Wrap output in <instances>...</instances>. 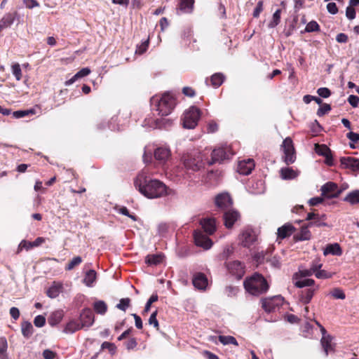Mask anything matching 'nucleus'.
<instances>
[{
	"label": "nucleus",
	"mask_w": 359,
	"mask_h": 359,
	"mask_svg": "<svg viewBox=\"0 0 359 359\" xmlns=\"http://www.w3.org/2000/svg\"><path fill=\"white\" fill-rule=\"evenodd\" d=\"M134 185L143 196L150 199L161 198L172 192L162 182L149 179L144 173L137 176Z\"/></svg>",
	"instance_id": "nucleus-1"
},
{
	"label": "nucleus",
	"mask_w": 359,
	"mask_h": 359,
	"mask_svg": "<svg viewBox=\"0 0 359 359\" xmlns=\"http://www.w3.org/2000/svg\"><path fill=\"white\" fill-rule=\"evenodd\" d=\"M12 73L15 77L17 81H20L22 78V71L20 66L18 63L14 64L11 67Z\"/></svg>",
	"instance_id": "nucleus-45"
},
{
	"label": "nucleus",
	"mask_w": 359,
	"mask_h": 359,
	"mask_svg": "<svg viewBox=\"0 0 359 359\" xmlns=\"http://www.w3.org/2000/svg\"><path fill=\"white\" fill-rule=\"evenodd\" d=\"M61 285L54 284L47 290V295L50 298L57 297L60 292Z\"/></svg>",
	"instance_id": "nucleus-41"
},
{
	"label": "nucleus",
	"mask_w": 359,
	"mask_h": 359,
	"mask_svg": "<svg viewBox=\"0 0 359 359\" xmlns=\"http://www.w3.org/2000/svg\"><path fill=\"white\" fill-rule=\"evenodd\" d=\"M225 266L228 272L238 279H241L245 273L244 264L240 261L226 262Z\"/></svg>",
	"instance_id": "nucleus-7"
},
{
	"label": "nucleus",
	"mask_w": 359,
	"mask_h": 359,
	"mask_svg": "<svg viewBox=\"0 0 359 359\" xmlns=\"http://www.w3.org/2000/svg\"><path fill=\"white\" fill-rule=\"evenodd\" d=\"M321 333L323 335L321 339V344L325 355H327L330 352L333 351V344L332 342V338L331 336L327 334L324 327H321Z\"/></svg>",
	"instance_id": "nucleus-16"
},
{
	"label": "nucleus",
	"mask_w": 359,
	"mask_h": 359,
	"mask_svg": "<svg viewBox=\"0 0 359 359\" xmlns=\"http://www.w3.org/2000/svg\"><path fill=\"white\" fill-rule=\"evenodd\" d=\"M331 110V107L328 104H324L321 105L317 111V115L318 116H323L325 114L328 113Z\"/></svg>",
	"instance_id": "nucleus-52"
},
{
	"label": "nucleus",
	"mask_w": 359,
	"mask_h": 359,
	"mask_svg": "<svg viewBox=\"0 0 359 359\" xmlns=\"http://www.w3.org/2000/svg\"><path fill=\"white\" fill-rule=\"evenodd\" d=\"M341 249L338 243L327 245L323 252L325 256L327 255H341Z\"/></svg>",
	"instance_id": "nucleus-28"
},
{
	"label": "nucleus",
	"mask_w": 359,
	"mask_h": 359,
	"mask_svg": "<svg viewBox=\"0 0 359 359\" xmlns=\"http://www.w3.org/2000/svg\"><path fill=\"white\" fill-rule=\"evenodd\" d=\"M238 239L242 246L249 248L256 241L257 235L253 229L247 227L241 232Z\"/></svg>",
	"instance_id": "nucleus-6"
},
{
	"label": "nucleus",
	"mask_w": 359,
	"mask_h": 359,
	"mask_svg": "<svg viewBox=\"0 0 359 359\" xmlns=\"http://www.w3.org/2000/svg\"><path fill=\"white\" fill-rule=\"evenodd\" d=\"M283 298L280 296H274L262 300V308L265 311L270 313L283 304Z\"/></svg>",
	"instance_id": "nucleus-8"
},
{
	"label": "nucleus",
	"mask_w": 359,
	"mask_h": 359,
	"mask_svg": "<svg viewBox=\"0 0 359 359\" xmlns=\"http://www.w3.org/2000/svg\"><path fill=\"white\" fill-rule=\"evenodd\" d=\"M130 303V299L129 298H123L119 301V303L116 305V308L126 311V309L129 307Z\"/></svg>",
	"instance_id": "nucleus-46"
},
{
	"label": "nucleus",
	"mask_w": 359,
	"mask_h": 359,
	"mask_svg": "<svg viewBox=\"0 0 359 359\" xmlns=\"http://www.w3.org/2000/svg\"><path fill=\"white\" fill-rule=\"evenodd\" d=\"M253 158H244L239 161L237 165V172L243 175H248L251 173L255 168Z\"/></svg>",
	"instance_id": "nucleus-11"
},
{
	"label": "nucleus",
	"mask_w": 359,
	"mask_h": 359,
	"mask_svg": "<svg viewBox=\"0 0 359 359\" xmlns=\"http://www.w3.org/2000/svg\"><path fill=\"white\" fill-rule=\"evenodd\" d=\"M294 227L290 223H287L278 229V238L284 239L290 236L294 231Z\"/></svg>",
	"instance_id": "nucleus-20"
},
{
	"label": "nucleus",
	"mask_w": 359,
	"mask_h": 359,
	"mask_svg": "<svg viewBox=\"0 0 359 359\" xmlns=\"http://www.w3.org/2000/svg\"><path fill=\"white\" fill-rule=\"evenodd\" d=\"M97 273L95 270H89L86 272L84 278L83 283L88 287H92L94 282L96 280Z\"/></svg>",
	"instance_id": "nucleus-31"
},
{
	"label": "nucleus",
	"mask_w": 359,
	"mask_h": 359,
	"mask_svg": "<svg viewBox=\"0 0 359 359\" xmlns=\"http://www.w3.org/2000/svg\"><path fill=\"white\" fill-rule=\"evenodd\" d=\"M82 262V259L79 256L74 257L71 262L66 266L65 269L67 271L72 270L76 266H78Z\"/></svg>",
	"instance_id": "nucleus-43"
},
{
	"label": "nucleus",
	"mask_w": 359,
	"mask_h": 359,
	"mask_svg": "<svg viewBox=\"0 0 359 359\" xmlns=\"http://www.w3.org/2000/svg\"><path fill=\"white\" fill-rule=\"evenodd\" d=\"M348 101L352 107H356L359 103V97L356 95H351L348 98Z\"/></svg>",
	"instance_id": "nucleus-63"
},
{
	"label": "nucleus",
	"mask_w": 359,
	"mask_h": 359,
	"mask_svg": "<svg viewBox=\"0 0 359 359\" xmlns=\"http://www.w3.org/2000/svg\"><path fill=\"white\" fill-rule=\"evenodd\" d=\"M34 113V109H29V110H19L15 111L13 113V116L15 118H23L26 116H28L29 114H33Z\"/></svg>",
	"instance_id": "nucleus-44"
},
{
	"label": "nucleus",
	"mask_w": 359,
	"mask_h": 359,
	"mask_svg": "<svg viewBox=\"0 0 359 359\" xmlns=\"http://www.w3.org/2000/svg\"><path fill=\"white\" fill-rule=\"evenodd\" d=\"M215 205L221 208L226 209L231 206L232 199L227 193H222L216 196Z\"/></svg>",
	"instance_id": "nucleus-15"
},
{
	"label": "nucleus",
	"mask_w": 359,
	"mask_h": 359,
	"mask_svg": "<svg viewBox=\"0 0 359 359\" xmlns=\"http://www.w3.org/2000/svg\"><path fill=\"white\" fill-rule=\"evenodd\" d=\"M218 339L219 342L223 345L233 344L235 346H238L237 340L232 336L219 335L218 337Z\"/></svg>",
	"instance_id": "nucleus-38"
},
{
	"label": "nucleus",
	"mask_w": 359,
	"mask_h": 359,
	"mask_svg": "<svg viewBox=\"0 0 359 359\" xmlns=\"http://www.w3.org/2000/svg\"><path fill=\"white\" fill-rule=\"evenodd\" d=\"M319 29H320L319 25L316 21H311L306 25V26L305 27V32H316V31H318Z\"/></svg>",
	"instance_id": "nucleus-48"
},
{
	"label": "nucleus",
	"mask_w": 359,
	"mask_h": 359,
	"mask_svg": "<svg viewBox=\"0 0 359 359\" xmlns=\"http://www.w3.org/2000/svg\"><path fill=\"white\" fill-rule=\"evenodd\" d=\"M262 11H263V1H259L257 4L256 8H255V10L253 11V17L258 18Z\"/></svg>",
	"instance_id": "nucleus-60"
},
{
	"label": "nucleus",
	"mask_w": 359,
	"mask_h": 359,
	"mask_svg": "<svg viewBox=\"0 0 359 359\" xmlns=\"http://www.w3.org/2000/svg\"><path fill=\"white\" fill-rule=\"evenodd\" d=\"M56 353L50 349H46L43 352V356L44 359H53Z\"/></svg>",
	"instance_id": "nucleus-64"
},
{
	"label": "nucleus",
	"mask_w": 359,
	"mask_h": 359,
	"mask_svg": "<svg viewBox=\"0 0 359 359\" xmlns=\"http://www.w3.org/2000/svg\"><path fill=\"white\" fill-rule=\"evenodd\" d=\"M156 316H157V311H155L151 314L148 322H149V325H153L156 330H158L159 324H158V321L156 318Z\"/></svg>",
	"instance_id": "nucleus-49"
},
{
	"label": "nucleus",
	"mask_w": 359,
	"mask_h": 359,
	"mask_svg": "<svg viewBox=\"0 0 359 359\" xmlns=\"http://www.w3.org/2000/svg\"><path fill=\"white\" fill-rule=\"evenodd\" d=\"M149 46V39L142 42L140 45L137 46L135 53L143 54L148 48Z\"/></svg>",
	"instance_id": "nucleus-51"
},
{
	"label": "nucleus",
	"mask_w": 359,
	"mask_h": 359,
	"mask_svg": "<svg viewBox=\"0 0 359 359\" xmlns=\"http://www.w3.org/2000/svg\"><path fill=\"white\" fill-rule=\"evenodd\" d=\"M19 18L18 12L14 11L13 13H6L3 18L0 20V32L13 25L16 19Z\"/></svg>",
	"instance_id": "nucleus-14"
},
{
	"label": "nucleus",
	"mask_w": 359,
	"mask_h": 359,
	"mask_svg": "<svg viewBox=\"0 0 359 359\" xmlns=\"http://www.w3.org/2000/svg\"><path fill=\"white\" fill-rule=\"evenodd\" d=\"M90 69L88 67H85L79 70L76 74H74L70 79L65 81V86H70L73 84L76 81L81 79L84 76H88L90 73Z\"/></svg>",
	"instance_id": "nucleus-25"
},
{
	"label": "nucleus",
	"mask_w": 359,
	"mask_h": 359,
	"mask_svg": "<svg viewBox=\"0 0 359 359\" xmlns=\"http://www.w3.org/2000/svg\"><path fill=\"white\" fill-rule=\"evenodd\" d=\"M317 93L319 96L323 98H327L331 95V92L327 88H320L318 89Z\"/></svg>",
	"instance_id": "nucleus-58"
},
{
	"label": "nucleus",
	"mask_w": 359,
	"mask_h": 359,
	"mask_svg": "<svg viewBox=\"0 0 359 359\" xmlns=\"http://www.w3.org/2000/svg\"><path fill=\"white\" fill-rule=\"evenodd\" d=\"M93 309L97 313L104 315L107 311V306L104 301H96L93 304Z\"/></svg>",
	"instance_id": "nucleus-36"
},
{
	"label": "nucleus",
	"mask_w": 359,
	"mask_h": 359,
	"mask_svg": "<svg viewBox=\"0 0 359 359\" xmlns=\"http://www.w3.org/2000/svg\"><path fill=\"white\" fill-rule=\"evenodd\" d=\"M80 324L82 328H88L90 327L95 320L94 314L90 309H85L80 314Z\"/></svg>",
	"instance_id": "nucleus-13"
},
{
	"label": "nucleus",
	"mask_w": 359,
	"mask_h": 359,
	"mask_svg": "<svg viewBox=\"0 0 359 359\" xmlns=\"http://www.w3.org/2000/svg\"><path fill=\"white\" fill-rule=\"evenodd\" d=\"M21 330L25 337L29 338L33 333V326L30 322L24 321L21 324Z\"/></svg>",
	"instance_id": "nucleus-34"
},
{
	"label": "nucleus",
	"mask_w": 359,
	"mask_h": 359,
	"mask_svg": "<svg viewBox=\"0 0 359 359\" xmlns=\"http://www.w3.org/2000/svg\"><path fill=\"white\" fill-rule=\"evenodd\" d=\"M245 289L251 294L258 296L266 292L269 285L266 279L260 274L255 273L244 281Z\"/></svg>",
	"instance_id": "nucleus-3"
},
{
	"label": "nucleus",
	"mask_w": 359,
	"mask_h": 359,
	"mask_svg": "<svg viewBox=\"0 0 359 359\" xmlns=\"http://www.w3.org/2000/svg\"><path fill=\"white\" fill-rule=\"evenodd\" d=\"M62 317L63 314L62 311H56L53 312L48 320L49 325L51 326L57 325L62 320Z\"/></svg>",
	"instance_id": "nucleus-35"
},
{
	"label": "nucleus",
	"mask_w": 359,
	"mask_h": 359,
	"mask_svg": "<svg viewBox=\"0 0 359 359\" xmlns=\"http://www.w3.org/2000/svg\"><path fill=\"white\" fill-rule=\"evenodd\" d=\"M170 157L171 152L170 149L166 146L156 147L154 144H148L145 146L142 157Z\"/></svg>",
	"instance_id": "nucleus-5"
},
{
	"label": "nucleus",
	"mask_w": 359,
	"mask_h": 359,
	"mask_svg": "<svg viewBox=\"0 0 359 359\" xmlns=\"http://www.w3.org/2000/svg\"><path fill=\"white\" fill-rule=\"evenodd\" d=\"M195 243L197 246L205 250L210 249L212 245V241L201 231H195L194 233Z\"/></svg>",
	"instance_id": "nucleus-10"
},
{
	"label": "nucleus",
	"mask_w": 359,
	"mask_h": 359,
	"mask_svg": "<svg viewBox=\"0 0 359 359\" xmlns=\"http://www.w3.org/2000/svg\"><path fill=\"white\" fill-rule=\"evenodd\" d=\"M150 101L158 114L163 116L169 115L175 105V97L170 92L164 93L161 96L154 95Z\"/></svg>",
	"instance_id": "nucleus-2"
},
{
	"label": "nucleus",
	"mask_w": 359,
	"mask_h": 359,
	"mask_svg": "<svg viewBox=\"0 0 359 359\" xmlns=\"http://www.w3.org/2000/svg\"><path fill=\"white\" fill-rule=\"evenodd\" d=\"M193 285L198 290H205L208 285V279L202 273H197L193 278Z\"/></svg>",
	"instance_id": "nucleus-18"
},
{
	"label": "nucleus",
	"mask_w": 359,
	"mask_h": 359,
	"mask_svg": "<svg viewBox=\"0 0 359 359\" xmlns=\"http://www.w3.org/2000/svg\"><path fill=\"white\" fill-rule=\"evenodd\" d=\"M195 160L196 158H184V164L187 168L192 169L193 170H196L199 168V166L194 163Z\"/></svg>",
	"instance_id": "nucleus-47"
},
{
	"label": "nucleus",
	"mask_w": 359,
	"mask_h": 359,
	"mask_svg": "<svg viewBox=\"0 0 359 359\" xmlns=\"http://www.w3.org/2000/svg\"><path fill=\"white\" fill-rule=\"evenodd\" d=\"M101 346L102 349H108L111 354H114L116 351V346L112 343L104 341Z\"/></svg>",
	"instance_id": "nucleus-59"
},
{
	"label": "nucleus",
	"mask_w": 359,
	"mask_h": 359,
	"mask_svg": "<svg viewBox=\"0 0 359 359\" xmlns=\"http://www.w3.org/2000/svg\"><path fill=\"white\" fill-rule=\"evenodd\" d=\"M309 227H311V226H309V224H308L307 226H302L301 228V230H300L299 233H298L295 236V238H297V240H298V241H307V240H309L311 238V232L309 230Z\"/></svg>",
	"instance_id": "nucleus-33"
},
{
	"label": "nucleus",
	"mask_w": 359,
	"mask_h": 359,
	"mask_svg": "<svg viewBox=\"0 0 359 359\" xmlns=\"http://www.w3.org/2000/svg\"><path fill=\"white\" fill-rule=\"evenodd\" d=\"M233 253V248L231 247L226 246L224 248L222 253L219 255L221 260L226 259Z\"/></svg>",
	"instance_id": "nucleus-54"
},
{
	"label": "nucleus",
	"mask_w": 359,
	"mask_h": 359,
	"mask_svg": "<svg viewBox=\"0 0 359 359\" xmlns=\"http://www.w3.org/2000/svg\"><path fill=\"white\" fill-rule=\"evenodd\" d=\"M280 172L283 180H292L298 175V172L291 168H283Z\"/></svg>",
	"instance_id": "nucleus-30"
},
{
	"label": "nucleus",
	"mask_w": 359,
	"mask_h": 359,
	"mask_svg": "<svg viewBox=\"0 0 359 359\" xmlns=\"http://www.w3.org/2000/svg\"><path fill=\"white\" fill-rule=\"evenodd\" d=\"M346 16L349 20H353L355 18V11L353 7L350 6L346 8Z\"/></svg>",
	"instance_id": "nucleus-62"
},
{
	"label": "nucleus",
	"mask_w": 359,
	"mask_h": 359,
	"mask_svg": "<svg viewBox=\"0 0 359 359\" xmlns=\"http://www.w3.org/2000/svg\"><path fill=\"white\" fill-rule=\"evenodd\" d=\"M158 300V295L156 294H153L150 297L149 299H148L146 305H145V307H144V309L143 311V314L145 313H147L150 308H151V305L156 302Z\"/></svg>",
	"instance_id": "nucleus-50"
},
{
	"label": "nucleus",
	"mask_w": 359,
	"mask_h": 359,
	"mask_svg": "<svg viewBox=\"0 0 359 359\" xmlns=\"http://www.w3.org/2000/svg\"><path fill=\"white\" fill-rule=\"evenodd\" d=\"M326 219V215H318L316 217V219L314 221H312V222H310L309 223V226H327V223L325 222Z\"/></svg>",
	"instance_id": "nucleus-39"
},
{
	"label": "nucleus",
	"mask_w": 359,
	"mask_h": 359,
	"mask_svg": "<svg viewBox=\"0 0 359 359\" xmlns=\"http://www.w3.org/2000/svg\"><path fill=\"white\" fill-rule=\"evenodd\" d=\"M163 256L162 255H148L146 257V263L149 265H157L162 262Z\"/></svg>",
	"instance_id": "nucleus-37"
},
{
	"label": "nucleus",
	"mask_w": 359,
	"mask_h": 359,
	"mask_svg": "<svg viewBox=\"0 0 359 359\" xmlns=\"http://www.w3.org/2000/svg\"><path fill=\"white\" fill-rule=\"evenodd\" d=\"M344 201L351 205L359 203V190L356 189L348 193Z\"/></svg>",
	"instance_id": "nucleus-32"
},
{
	"label": "nucleus",
	"mask_w": 359,
	"mask_h": 359,
	"mask_svg": "<svg viewBox=\"0 0 359 359\" xmlns=\"http://www.w3.org/2000/svg\"><path fill=\"white\" fill-rule=\"evenodd\" d=\"M46 318L43 316L39 315L35 317L34 320V323L35 326L38 327H41L45 325Z\"/></svg>",
	"instance_id": "nucleus-57"
},
{
	"label": "nucleus",
	"mask_w": 359,
	"mask_h": 359,
	"mask_svg": "<svg viewBox=\"0 0 359 359\" xmlns=\"http://www.w3.org/2000/svg\"><path fill=\"white\" fill-rule=\"evenodd\" d=\"M292 279L294 285L299 288L311 287L313 286L315 283L314 280L299 277V274H294Z\"/></svg>",
	"instance_id": "nucleus-19"
},
{
	"label": "nucleus",
	"mask_w": 359,
	"mask_h": 359,
	"mask_svg": "<svg viewBox=\"0 0 359 359\" xmlns=\"http://www.w3.org/2000/svg\"><path fill=\"white\" fill-rule=\"evenodd\" d=\"M340 161L344 168L359 172V158H340Z\"/></svg>",
	"instance_id": "nucleus-21"
},
{
	"label": "nucleus",
	"mask_w": 359,
	"mask_h": 359,
	"mask_svg": "<svg viewBox=\"0 0 359 359\" xmlns=\"http://www.w3.org/2000/svg\"><path fill=\"white\" fill-rule=\"evenodd\" d=\"M22 3L23 5L29 9L39 6V4L36 0H22Z\"/></svg>",
	"instance_id": "nucleus-55"
},
{
	"label": "nucleus",
	"mask_w": 359,
	"mask_h": 359,
	"mask_svg": "<svg viewBox=\"0 0 359 359\" xmlns=\"http://www.w3.org/2000/svg\"><path fill=\"white\" fill-rule=\"evenodd\" d=\"M210 80L212 85L214 87L217 88L224 82V76L221 73H216L211 76Z\"/></svg>",
	"instance_id": "nucleus-40"
},
{
	"label": "nucleus",
	"mask_w": 359,
	"mask_h": 359,
	"mask_svg": "<svg viewBox=\"0 0 359 359\" xmlns=\"http://www.w3.org/2000/svg\"><path fill=\"white\" fill-rule=\"evenodd\" d=\"M322 196L325 198H337L340 194V191L337 184L329 182L321 187Z\"/></svg>",
	"instance_id": "nucleus-9"
},
{
	"label": "nucleus",
	"mask_w": 359,
	"mask_h": 359,
	"mask_svg": "<svg viewBox=\"0 0 359 359\" xmlns=\"http://www.w3.org/2000/svg\"><path fill=\"white\" fill-rule=\"evenodd\" d=\"M203 230L208 234H212L216 230V220L213 218H205L201 221Z\"/></svg>",
	"instance_id": "nucleus-22"
},
{
	"label": "nucleus",
	"mask_w": 359,
	"mask_h": 359,
	"mask_svg": "<svg viewBox=\"0 0 359 359\" xmlns=\"http://www.w3.org/2000/svg\"><path fill=\"white\" fill-rule=\"evenodd\" d=\"M201 115V110L198 107L195 106L189 107L183 114L182 119L183 127L187 129L195 128L198 125Z\"/></svg>",
	"instance_id": "nucleus-4"
},
{
	"label": "nucleus",
	"mask_w": 359,
	"mask_h": 359,
	"mask_svg": "<svg viewBox=\"0 0 359 359\" xmlns=\"http://www.w3.org/2000/svg\"><path fill=\"white\" fill-rule=\"evenodd\" d=\"M331 294H332V297L335 299H344L346 297V295H345L344 292H343V290H341L339 288H335L331 292Z\"/></svg>",
	"instance_id": "nucleus-56"
},
{
	"label": "nucleus",
	"mask_w": 359,
	"mask_h": 359,
	"mask_svg": "<svg viewBox=\"0 0 359 359\" xmlns=\"http://www.w3.org/2000/svg\"><path fill=\"white\" fill-rule=\"evenodd\" d=\"M81 329L82 325L77 320H72L66 324L63 332L65 334H73Z\"/></svg>",
	"instance_id": "nucleus-26"
},
{
	"label": "nucleus",
	"mask_w": 359,
	"mask_h": 359,
	"mask_svg": "<svg viewBox=\"0 0 359 359\" xmlns=\"http://www.w3.org/2000/svg\"><path fill=\"white\" fill-rule=\"evenodd\" d=\"M316 290V288L311 287L302 290L299 294L300 301L304 304H309L311 302Z\"/></svg>",
	"instance_id": "nucleus-24"
},
{
	"label": "nucleus",
	"mask_w": 359,
	"mask_h": 359,
	"mask_svg": "<svg viewBox=\"0 0 359 359\" xmlns=\"http://www.w3.org/2000/svg\"><path fill=\"white\" fill-rule=\"evenodd\" d=\"M194 0H180L179 8L177 13L179 15L180 12L183 13H190L194 8Z\"/></svg>",
	"instance_id": "nucleus-23"
},
{
	"label": "nucleus",
	"mask_w": 359,
	"mask_h": 359,
	"mask_svg": "<svg viewBox=\"0 0 359 359\" xmlns=\"http://www.w3.org/2000/svg\"><path fill=\"white\" fill-rule=\"evenodd\" d=\"M235 155L231 147L225 144L215 148L212 151L211 157H229Z\"/></svg>",
	"instance_id": "nucleus-12"
},
{
	"label": "nucleus",
	"mask_w": 359,
	"mask_h": 359,
	"mask_svg": "<svg viewBox=\"0 0 359 359\" xmlns=\"http://www.w3.org/2000/svg\"><path fill=\"white\" fill-rule=\"evenodd\" d=\"M315 152L318 156L323 157H332L331 151L329 147L325 144H315Z\"/></svg>",
	"instance_id": "nucleus-29"
},
{
	"label": "nucleus",
	"mask_w": 359,
	"mask_h": 359,
	"mask_svg": "<svg viewBox=\"0 0 359 359\" xmlns=\"http://www.w3.org/2000/svg\"><path fill=\"white\" fill-rule=\"evenodd\" d=\"M280 9H278L275 11L273 15V19L269 24V27L273 28L279 24L280 20Z\"/></svg>",
	"instance_id": "nucleus-42"
},
{
	"label": "nucleus",
	"mask_w": 359,
	"mask_h": 359,
	"mask_svg": "<svg viewBox=\"0 0 359 359\" xmlns=\"http://www.w3.org/2000/svg\"><path fill=\"white\" fill-rule=\"evenodd\" d=\"M32 248H33V246H32V244L31 242H28V241H26L25 240H22L18 245L17 252L19 253L23 249L28 250L31 249Z\"/></svg>",
	"instance_id": "nucleus-53"
},
{
	"label": "nucleus",
	"mask_w": 359,
	"mask_h": 359,
	"mask_svg": "<svg viewBox=\"0 0 359 359\" xmlns=\"http://www.w3.org/2000/svg\"><path fill=\"white\" fill-rule=\"evenodd\" d=\"M283 148L285 155V157H292L294 154V149L292 141L290 138L287 137L284 140L283 142Z\"/></svg>",
	"instance_id": "nucleus-27"
},
{
	"label": "nucleus",
	"mask_w": 359,
	"mask_h": 359,
	"mask_svg": "<svg viewBox=\"0 0 359 359\" xmlns=\"http://www.w3.org/2000/svg\"><path fill=\"white\" fill-rule=\"evenodd\" d=\"M295 274H299V277L306 278V277H309V276H312L313 273V271L311 269H299V271L297 273H296Z\"/></svg>",
	"instance_id": "nucleus-61"
},
{
	"label": "nucleus",
	"mask_w": 359,
	"mask_h": 359,
	"mask_svg": "<svg viewBox=\"0 0 359 359\" xmlns=\"http://www.w3.org/2000/svg\"><path fill=\"white\" fill-rule=\"evenodd\" d=\"M238 218L239 213L237 211L233 210L226 211L224 214V225L227 228H231Z\"/></svg>",
	"instance_id": "nucleus-17"
}]
</instances>
